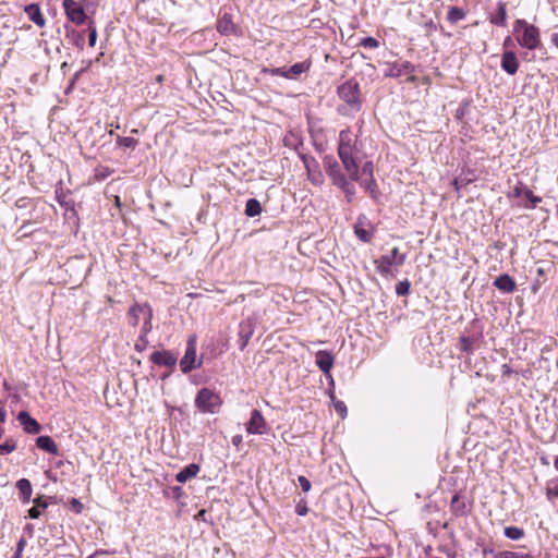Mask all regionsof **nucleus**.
Listing matches in <instances>:
<instances>
[{
  "mask_svg": "<svg viewBox=\"0 0 558 558\" xmlns=\"http://www.w3.org/2000/svg\"><path fill=\"white\" fill-rule=\"evenodd\" d=\"M5 418H7L5 410L2 407H0V423H4Z\"/></svg>",
  "mask_w": 558,
  "mask_h": 558,
  "instance_id": "obj_53",
  "label": "nucleus"
},
{
  "mask_svg": "<svg viewBox=\"0 0 558 558\" xmlns=\"http://www.w3.org/2000/svg\"><path fill=\"white\" fill-rule=\"evenodd\" d=\"M201 365L202 361H197L196 359V337L192 336L187 340L185 353L180 361V368L186 374L198 368Z\"/></svg>",
  "mask_w": 558,
  "mask_h": 558,
  "instance_id": "obj_6",
  "label": "nucleus"
},
{
  "mask_svg": "<svg viewBox=\"0 0 558 558\" xmlns=\"http://www.w3.org/2000/svg\"><path fill=\"white\" fill-rule=\"evenodd\" d=\"M217 31L220 34L229 35L234 32V24L232 21V16L229 13H225L217 23Z\"/></svg>",
  "mask_w": 558,
  "mask_h": 558,
  "instance_id": "obj_25",
  "label": "nucleus"
},
{
  "mask_svg": "<svg viewBox=\"0 0 558 558\" xmlns=\"http://www.w3.org/2000/svg\"><path fill=\"white\" fill-rule=\"evenodd\" d=\"M415 66L409 61L395 62L388 64L385 76L387 77H400L402 75H410L414 72Z\"/></svg>",
  "mask_w": 558,
  "mask_h": 558,
  "instance_id": "obj_11",
  "label": "nucleus"
},
{
  "mask_svg": "<svg viewBox=\"0 0 558 558\" xmlns=\"http://www.w3.org/2000/svg\"><path fill=\"white\" fill-rule=\"evenodd\" d=\"M513 33L519 45L529 50H535L541 44L539 29L525 20L519 19L514 23Z\"/></svg>",
  "mask_w": 558,
  "mask_h": 558,
  "instance_id": "obj_2",
  "label": "nucleus"
},
{
  "mask_svg": "<svg viewBox=\"0 0 558 558\" xmlns=\"http://www.w3.org/2000/svg\"><path fill=\"white\" fill-rule=\"evenodd\" d=\"M356 144L338 146V156L351 180H359Z\"/></svg>",
  "mask_w": 558,
  "mask_h": 558,
  "instance_id": "obj_3",
  "label": "nucleus"
},
{
  "mask_svg": "<svg viewBox=\"0 0 558 558\" xmlns=\"http://www.w3.org/2000/svg\"><path fill=\"white\" fill-rule=\"evenodd\" d=\"M319 178H320V173H318L317 177L313 175L311 178V180H312V182L318 184L320 182Z\"/></svg>",
  "mask_w": 558,
  "mask_h": 558,
  "instance_id": "obj_56",
  "label": "nucleus"
},
{
  "mask_svg": "<svg viewBox=\"0 0 558 558\" xmlns=\"http://www.w3.org/2000/svg\"><path fill=\"white\" fill-rule=\"evenodd\" d=\"M512 368L508 365V364H504L502 365V375L504 376H509L512 374Z\"/></svg>",
  "mask_w": 558,
  "mask_h": 558,
  "instance_id": "obj_49",
  "label": "nucleus"
},
{
  "mask_svg": "<svg viewBox=\"0 0 558 558\" xmlns=\"http://www.w3.org/2000/svg\"><path fill=\"white\" fill-rule=\"evenodd\" d=\"M151 330V319H148L147 320V316L144 317V324H143V327H142V333L141 335H145V337H147V333Z\"/></svg>",
  "mask_w": 558,
  "mask_h": 558,
  "instance_id": "obj_47",
  "label": "nucleus"
},
{
  "mask_svg": "<svg viewBox=\"0 0 558 558\" xmlns=\"http://www.w3.org/2000/svg\"><path fill=\"white\" fill-rule=\"evenodd\" d=\"M355 181L359 182L360 185L369 193L373 199L378 198L379 192L374 177H360V179Z\"/></svg>",
  "mask_w": 558,
  "mask_h": 558,
  "instance_id": "obj_22",
  "label": "nucleus"
},
{
  "mask_svg": "<svg viewBox=\"0 0 558 558\" xmlns=\"http://www.w3.org/2000/svg\"><path fill=\"white\" fill-rule=\"evenodd\" d=\"M174 490H175V494H179V492L181 490V487H175Z\"/></svg>",
  "mask_w": 558,
  "mask_h": 558,
  "instance_id": "obj_61",
  "label": "nucleus"
},
{
  "mask_svg": "<svg viewBox=\"0 0 558 558\" xmlns=\"http://www.w3.org/2000/svg\"><path fill=\"white\" fill-rule=\"evenodd\" d=\"M501 69L509 75H514L519 69V61L513 51H505L500 62Z\"/></svg>",
  "mask_w": 558,
  "mask_h": 558,
  "instance_id": "obj_16",
  "label": "nucleus"
},
{
  "mask_svg": "<svg viewBox=\"0 0 558 558\" xmlns=\"http://www.w3.org/2000/svg\"><path fill=\"white\" fill-rule=\"evenodd\" d=\"M157 81H158V82H161V81H162V76H161V75H158Z\"/></svg>",
  "mask_w": 558,
  "mask_h": 558,
  "instance_id": "obj_63",
  "label": "nucleus"
},
{
  "mask_svg": "<svg viewBox=\"0 0 558 558\" xmlns=\"http://www.w3.org/2000/svg\"><path fill=\"white\" fill-rule=\"evenodd\" d=\"M141 316H147V320L153 318V311L148 304H135L129 310V323L133 327L140 324Z\"/></svg>",
  "mask_w": 558,
  "mask_h": 558,
  "instance_id": "obj_12",
  "label": "nucleus"
},
{
  "mask_svg": "<svg viewBox=\"0 0 558 558\" xmlns=\"http://www.w3.org/2000/svg\"><path fill=\"white\" fill-rule=\"evenodd\" d=\"M514 194H515V196H520L521 195V189L519 186L514 187Z\"/></svg>",
  "mask_w": 558,
  "mask_h": 558,
  "instance_id": "obj_57",
  "label": "nucleus"
},
{
  "mask_svg": "<svg viewBox=\"0 0 558 558\" xmlns=\"http://www.w3.org/2000/svg\"><path fill=\"white\" fill-rule=\"evenodd\" d=\"M337 94L339 98L343 101L342 105H339L337 111L341 116H354L362 108V101L360 96V86L359 83L349 80L341 84Z\"/></svg>",
  "mask_w": 558,
  "mask_h": 558,
  "instance_id": "obj_1",
  "label": "nucleus"
},
{
  "mask_svg": "<svg viewBox=\"0 0 558 558\" xmlns=\"http://www.w3.org/2000/svg\"><path fill=\"white\" fill-rule=\"evenodd\" d=\"M458 501H459V496H458V495H454V496L452 497V499H451V507H452L453 509H456V502H458Z\"/></svg>",
  "mask_w": 558,
  "mask_h": 558,
  "instance_id": "obj_55",
  "label": "nucleus"
},
{
  "mask_svg": "<svg viewBox=\"0 0 558 558\" xmlns=\"http://www.w3.org/2000/svg\"><path fill=\"white\" fill-rule=\"evenodd\" d=\"M316 364L323 373L329 374L333 365L332 354L328 351H318L316 353Z\"/></svg>",
  "mask_w": 558,
  "mask_h": 558,
  "instance_id": "obj_19",
  "label": "nucleus"
},
{
  "mask_svg": "<svg viewBox=\"0 0 558 558\" xmlns=\"http://www.w3.org/2000/svg\"><path fill=\"white\" fill-rule=\"evenodd\" d=\"M16 487L20 492L22 502H29L33 493L31 482L27 478H21L16 482Z\"/></svg>",
  "mask_w": 558,
  "mask_h": 558,
  "instance_id": "obj_26",
  "label": "nucleus"
},
{
  "mask_svg": "<svg viewBox=\"0 0 558 558\" xmlns=\"http://www.w3.org/2000/svg\"><path fill=\"white\" fill-rule=\"evenodd\" d=\"M504 533L506 537L512 541H519L524 536L523 529L517 526H506Z\"/></svg>",
  "mask_w": 558,
  "mask_h": 558,
  "instance_id": "obj_32",
  "label": "nucleus"
},
{
  "mask_svg": "<svg viewBox=\"0 0 558 558\" xmlns=\"http://www.w3.org/2000/svg\"><path fill=\"white\" fill-rule=\"evenodd\" d=\"M411 284L409 280L404 279L396 284V293L399 296L408 295L410 292Z\"/></svg>",
  "mask_w": 558,
  "mask_h": 558,
  "instance_id": "obj_36",
  "label": "nucleus"
},
{
  "mask_svg": "<svg viewBox=\"0 0 558 558\" xmlns=\"http://www.w3.org/2000/svg\"><path fill=\"white\" fill-rule=\"evenodd\" d=\"M310 68H311V61L306 60V61L294 63L293 65H291L289 68L282 66V68L272 69L271 74L277 75V76H282V77H286L289 80H295L301 74L307 72L310 70Z\"/></svg>",
  "mask_w": 558,
  "mask_h": 558,
  "instance_id": "obj_7",
  "label": "nucleus"
},
{
  "mask_svg": "<svg viewBox=\"0 0 558 558\" xmlns=\"http://www.w3.org/2000/svg\"><path fill=\"white\" fill-rule=\"evenodd\" d=\"M150 360L159 366H173L177 363V357L169 351H156L150 355Z\"/></svg>",
  "mask_w": 558,
  "mask_h": 558,
  "instance_id": "obj_17",
  "label": "nucleus"
},
{
  "mask_svg": "<svg viewBox=\"0 0 558 558\" xmlns=\"http://www.w3.org/2000/svg\"><path fill=\"white\" fill-rule=\"evenodd\" d=\"M472 182L471 179H462V178H456L452 182L456 190H459L461 186L469 184Z\"/></svg>",
  "mask_w": 558,
  "mask_h": 558,
  "instance_id": "obj_45",
  "label": "nucleus"
},
{
  "mask_svg": "<svg viewBox=\"0 0 558 558\" xmlns=\"http://www.w3.org/2000/svg\"><path fill=\"white\" fill-rule=\"evenodd\" d=\"M517 554L513 551H504L500 554L499 558H515Z\"/></svg>",
  "mask_w": 558,
  "mask_h": 558,
  "instance_id": "obj_51",
  "label": "nucleus"
},
{
  "mask_svg": "<svg viewBox=\"0 0 558 558\" xmlns=\"http://www.w3.org/2000/svg\"><path fill=\"white\" fill-rule=\"evenodd\" d=\"M465 17V13L458 7H451L448 11L447 19L450 23L454 24Z\"/></svg>",
  "mask_w": 558,
  "mask_h": 558,
  "instance_id": "obj_31",
  "label": "nucleus"
},
{
  "mask_svg": "<svg viewBox=\"0 0 558 558\" xmlns=\"http://www.w3.org/2000/svg\"><path fill=\"white\" fill-rule=\"evenodd\" d=\"M490 23L501 27L507 25V4L505 2L497 3V13L490 16Z\"/></svg>",
  "mask_w": 558,
  "mask_h": 558,
  "instance_id": "obj_24",
  "label": "nucleus"
},
{
  "mask_svg": "<svg viewBox=\"0 0 558 558\" xmlns=\"http://www.w3.org/2000/svg\"><path fill=\"white\" fill-rule=\"evenodd\" d=\"M221 403L219 395L208 388H202L195 398L196 408L205 413H217Z\"/></svg>",
  "mask_w": 558,
  "mask_h": 558,
  "instance_id": "obj_4",
  "label": "nucleus"
},
{
  "mask_svg": "<svg viewBox=\"0 0 558 558\" xmlns=\"http://www.w3.org/2000/svg\"><path fill=\"white\" fill-rule=\"evenodd\" d=\"M408 81H410V82H414V81H415V76H414V75H410V76H409V78H408Z\"/></svg>",
  "mask_w": 558,
  "mask_h": 558,
  "instance_id": "obj_60",
  "label": "nucleus"
},
{
  "mask_svg": "<svg viewBox=\"0 0 558 558\" xmlns=\"http://www.w3.org/2000/svg\"><path fill=\"white\" fill-rule=\"evenodd\" d=\"M199 472V465L195 463H191L183 468L177 475L175 480L179 483H185L192 477H195Z\"/></svg>",
  "mask_w": 558,
  "mask_h": 558,
  "instance_id": "obj_23",
  "label": "nucleus"
},
{
  "mask_svg": "<svg viewBox=\"0 0 558 558\" xmlns=\"http://www.w3.org/2000/svg\"><path fill=\"white\" fill-rule=\"evenodd\" d=\"M494 286L506 293H511L515 290L514 280L507 274L499 276L495 279Z\"/></svg>",
  "mask_w": 558,
  "mask_h": 558,
  "instance_id": "obj_20",
  "label": "nucleus"
},
{
  "mask_svg": "<svg viewBox=\"0 0 558 558\" xmlns=\"http://www.w3.org/2000/svg\"><path fill=\"white\" fill-rule=\"evenodd\" d=\"M546 495L548 500H554L555 498H558V484H555L554 486H548L546 490Z\"/></svg>",
  "mask_w": 558,
  "mask_h": 558,
  "instance_id": "obj_44",
  "label": "nucleus"
},
{
  "mask_svg": "<svg viewBox=\"0 0 558 558\" xmlns=\"http://www.w3.org/2000/svg\"><path fill=\"white\" fill-rule=\"evenodd\" d=\"M357 144V135H354L350 129L340 131L338 146Z\"/></svg>",
  "mask_w": 558,
  "mask_h": 558,
  "instance_id": "obj_27",
  "label": "nucleus"
},
{
  "mask_svg": "<svg viewBox=\"0 0 558 558\" xmlns=\"http://www.w3.org/2000/svg\"><path fill=\"white\" fill-rule=\"evenodd\" d=\"M331 399L333 401V407L336 411L341 415V417L347 416V407L343 401L335 400V397L331 395Z\"/></svg>",
  "mask_w": 558,
  "mask_h": 558,
  "instance_id": "obj_39",
  "label": "nucleus"
},
{
  "mask_svg": "<svg viewBox=\"0 0 558 558\" xmlns=\"http://www.w3.org/2000/svg\"><path fill=\"white\" fill-rule=\"evenodd\" d=\"M335 185L343 191L348 198V202H351L353 199L355 195V189L354 185L348 180V178H344L341 182L339 181Z\"/></svg>",
  "mask_w": 558,
  "mask_h": 558,
  "instance_id": "obj_28",
  "label": "nucleus"
},
{
  "mask_svg": "<svg viewBox=\"0 0 558 558\" xmlns=\"http://www.w3.org/2000/svg\"><path fill=\"white\" fill-rule=\"evenodd\" d=\"M97 40V31L95 27H89L88 43L90 47L96 45Z\"/></svg>",
  "mask_w": 558,
  "mask_h": 558,
  "instance_id": "obj_46",
  "label": "nucleus"
},
{
  "mask_svg": "<svg viewBox=\"0 0 558 558\" xmlns=\"http://www.w3.org/2000/svg\"><path fill=\"white\" fill-rule=\"evenodd\" d=\"M25 13L28 19L34 22L37 26L44 27L46 24V19L44 17L40 7L37 3H31L25 7Z\"/></svg>",
  "mask_w": 558,
  "mask_h": 558,
  "instance_id": "obj_18",
  "label": "nucleus"
},
{
  "mask_svg": "<svg viewBox=\"0 0 558 558\" xmlns=\"http://www.w3.org/2000/svg\"><path fill=\"white\" fill-rule=\"evenodd\" d=\"M26 546V539L21 537L16 544V549L12 558H22L23 550Z\"/></svg>",
  "mask_w": 558,
  "mask_h": 558,
  "instance_id": "obj_41",
  "label": "nucleus"
},
{
  "mask_svg": "<svg viewBox=\"0 0 558 558\" xmlns=\"http://www.w3.org/2000/svg\"><path fill=\"white\" fill-rule=\"evenodd\" d=\"M474 342H475L474 338L461 337L460 338V350L465 353L472 354L474 352V348H473Z\"/></svg>",
  "mask_w": 558,
  "mask_h": 558,
  "instance_id": "obj_33",
  "label": "nucleus"
},
{
  "mask_svg": "<svg viewBox=\"0 0 558 558\" xmlns=\"http://www.w3.org/2000/svg\"><path fill=\"white\" fill-rule=\"evenodd\" d=\"M63 9L68 19L77 24L82 25L85 22L86 14L81 4H78L75 0H63Z\"/></svg>",
  "mask_w": 558,
  "mask_h": 558,
  "instance_id": "obj_8",
  "label": "nucleus"
},
{
  "mask_svg": "<svg viewBox=\"0 0 558 558\" xmlns=\"http://www.w3.org/2000/svg\"><path fill=\"white\" fill-rule=\"evenodd\" d=\"M296 513L299 515H305L307 513V507L306 506L298 505L296 506Z\"/></svg>",
  "mask_w": 558,
  "mask_h": 558,
  "instance_id": "obj_48",
  "label": "nucleus"
},
{
  "mask_svg": "<svg viewBox=\"0 0 558 558\" xmlns=\"http://www.w3.org/2000/svg\"><path fill=\"white\" fill-rule=\"evenodd\" d=\"M34 504L35 506L28 510V517L31 519H38L41 514L40 509H46L48 507V502L43 500L41 497H38L34 499Z\"/></svg>",
  "mask_w": 558,
  "mask_h": 558,
  "instance_id": "obj_29",
  "label": "nucleus"
},
{
  "mask_svg": "<svg viewBox=\"0 0 558 558\" xmlns=\"http://www.w3.org/2000/svg\"><path fill=\"white\" fill-rule=\"evenodd\" d=\"M254 333V324L251 319L242 320L239 324V348L244 350Z\"/></svg>",
  "mask_w": 558,
  "mask_h": 558,
  "instance_id": "obj_14",
  "label": "nucleus"
},
{
  "mask_svg": "<svg viewBox=\"0 0 558 558\" xmlns=\"http://www.w3.org/2000/svg\"><path fill=\"white\" fill-rule=\"evenodd\" d=\"M298 482H299V484H300V486H301L303 492L307 493V492L311 490V487H312L311 482L305 476L300 475L298 477Z\"/></svg>",
  "mask_w": 558,
  "mask_h": 558,
  "instance_id": "obj_43",
  "label": "nucleus"
},
{
  "mask_svg": "<svg viewBox=\"0 0 558 558\" xmlns=\"http://www.w3.org/2000/svg\"><path fill=\"white\" fill-rule=\"evenodd\" d=\"M354 233L364 243L372 241L374 229L366 216L360 215L357 217L356 222L354 223Z\"/></svg>",
  "mask_w": 558,
  "mask_h": 558,
  "instance_id": "obj_10",
  "label": "nucleus"
},
{
  "mask_svg": "<svg viewBox=\"0 0 558 558\" xmlns=\"http://www.w3.org/2000/svg\"><path fill=\"white\" fill-rule=\"evenodd\" d=\"M304 163H305V167H306L308 173H311L310 162L306 159H304Z\"/></svg>",
  "mask_w": 558,
  "mask_h": 558,
  "instance_id": "obj_58",
  "label": "nucleus"
},
{
  "mask_svg": "<svg viewBox=\"0 0 558 558\" xmlns=\"http://www.w3.org/2000/svg\"><path fill=\"white\" fill-rule=\"evenodd\" d=\"M405 262V255L399 252L398 247H393L389 254L383 255L374 260L376 269L381 276H392V266L399 267Z\"/></svg>",
  "mask_w": 558,
  "mask_h": 558,
  "instance_id": "obj_5",
  "label": "nucleus"
},
{
  "mask_svg": "<svg viewBox=\"0 0 558 558\" xmlns=\"http://www.w3.org/2000/svg\"><path fill=\"white\" fill-rule=\"evenodd\" d=\"M137 143H138L137 140H135L134 137H130V136H119L117 138V144L120 147L134 148L137 145Z\"/></svg>",
  "mask_w": 558,
  "mask_h": 558,
  "instance_id": "obj_35",
  "label": "nucleus"
},
{
  "mask_svg": "<svg viewBox=\"0 0 558 558\" xmlns=\"http://www.w3.org/2000/svg\"><path fill=\"white\" fill-rule=\"evenodd\" d=\"M554 466L558 471V456L556 457V459L554 461Z\"/></svg>",
  "mask_w": 558,
  "mask_h": 558,
  "instance_id": "obj_59",
  "label": "nucleus"
},
{
  "mask_svg": "<svg viewBox=\"0 0 558 558\" xmlns=\"http://www.w3.org/2000/svg\"><path fill=\"white\" fill-rule=\"evenodd\" d=\"M524 195L532 203V207H535L538 203L542 202V198L539 196L534 195L531 190H526L524 192Z\"/></svg>",
  "mask_w": 558,
  "mask_h": 558,
  "instance_id": "obj_42",
  "label": "nucleus"
},
{
  "mask_svg": "<svg viewBox=\"0 0 558 558\" xmlns=\"http://www.w3.org/2000/svg\"><path fill=\"white\" fill-rule=\"evenodd\" d=\"M551 43H553L556 47H558V33H554V34L551 35Z\"/></svg>",
  "mask_w": 558,
  "mask_h": 558,
  "instance_id": "obj_54",
  "label": "nucleus"
},
{
  "mask_svg": "<svg viewBox=\"0 0 558 558\" xmlns=\"http://www.w3.org/2000/svg\"><path fill=\"white\" fill-rule=\"evenodd\" d=\"M71 505L76 509V511H77V512H80V511H81V509H82V504L80 502V500H78V499L73 498V499L71 500Z\"/></svg>",
  "mask_w": 558,
  "mask_h": 558,
  "instance_id": "obj_50",
  "label": "nucleus"
},
{
  "mask_svg": "<svg viewBox=\"0 0 558 558\" xmlns=\"http://www.w3.org/2000/svg\"><path fill=\"white\" fill-rule=\"evenodd\" d=\"M16 441L13 438H8L3 444H0V454H9L16 449Z\"/></svg>",
  "mask_w": 558,
  "mask_h": 558,
  "instance_id": "obj_34",
  "label": "nucleus"
},
{
  "mask_svg": "<svg viewBox=\"0 0 558 558\" xmlns=\"http://www.w3.org/2000/svg\"><path fill=\"white\" fill-rule=\"evenodd\" d=\"M262 213L260 203L256 198H250L245 205V214L248 217L258 216Z\"/></svg>",
  "mask_w": 558,
  "mask_h": 558,
  "instance_id": "obj_30",
  "label": "nucleus"
},
{
  "mask_svg": "<svg viewBox=\"0 0 558 558\" xmlns=\"http://www.w3.org/2000/svg\"><path fill=\"white\" fill-rule=\"evenodd\" d=\"M324 167L326 173L331 179L332 183L336 184L339 181L341 182L345 177V174L341 171L339 163L333 157H325Z\"/></svg>",
  "mask_w": 558,
  "mask_h": 558,
  "instance_id": "obj_13",
  "label": "nucleus"
},
{
  "mask_svg": "<svg viewBox=\"0 0 558 558\" xmlns=\"http://www.w3.org/2000/svg\"><path fill=\"white\" fill-rule=\"evenodd\" d=\"M360 46L364 48L375 49L379 47V41L374 37H365L360 41Z\"/></svg>",
  "mask_w": 558,
  "mask_h": 558,
  "instance_id": "obj_38",
  "label": "nucleus"
},
{
  "mask_svg": "<svg viewBox=\"0 0 558 558\" xmlns=\"http://www.w3.org/2000/svg\"><path fill=\"white\" fill-rule=\"evenodd\" d=\"M174 490H175V494H179V492L181 490V487H175Z\"/></svg>",
  "mask_w": 558,
  "mask_h": 558,
  "instance_id": "obj_62",
  "label": "nucleus"
},
{
  "mask_svg": "<svg viewBox=\"0 0 558 558\" xmlns=\"http://www.w3.org/2000/svg\"><path fill=\"white\" fill-rule=\"evenodd\" d=\"M36 446L39 449H41L48 453H51L53 456L59 454L58 446L50 436H39L36 439Z\"/></svg>",
  "mask_w": 558,
  "mask_h": 558,
  "instance_id": "obj_21",
  "label": "nucleus"
},
{
  "mask_svg": "<svg viewBox=\"0 0 558 558\" xmlns=\"http://www.w3.org/2000/svg\"><path fill=\"white\" fill-rule=\"evenodd\" d=\"M359 177H374V165L372 161H366L359 170Z\"/></svg>",
  "mask_w": 558,
  "mask_h": 558,
  "instance_id": "obj_37",
  "label": "nucleus"
},
{
  "mask_svg": "<svg viewBox=\"0 0 558 558\" xmlns=\"http://www.w3.org/2000/svg\"><path fill=\"white\" fill-rule=\"evenodd\" d=\"M17 421L27 434H38L41 430L40 424L33 418L26 411H22L17 415Z\"/></svg>",
  "mask_w": 558,
  "mask_h": 558,
  "instance_id": "obj_15",
  "label": "nucleus"
},
{
  "mask_svg": "<svg viewBox=\"0 0 558 558\" xmlns=\"http://www.w3.org/2000/svg\"><path fill=\"white\" fill-rule=\"evenodd\" d=\"M147 345H148L147 337H145V335H141L138 337L137 341L135 342V350L138 352H142L147 348Z\"/></svg>",
  "mask_w": 558,
  "mask_h": 558,
  "instance_id": "obj_40",
  "label": "nucleus"
},
{
  "mask_svg": "<svg viewBox=\"0 0 558 558\" xmlns=\"http://www.w3.org/2000/svg\"><path fill=\"white\" fill-rule=\"evenodd\" d=\"M242 442V436L241 435H235L232 437V445L238 447L240 446V444Z\"/></svg>",
  "mask_w": 558,
  "mask_h": 558,
  "instance_id": "obj_52",
  "label": "nucleus"
},
{
  "mask_svg": "<svg viewBox=\"0 0 558 558\" xmlns=\"http://www.w3.org/2000/svg\"><path fill=\"white\" fill-rule=\"evenodd\" d=\"M268 430V425L262 415L260 411L253 410L251 417L246 423V432L252 435H263Z\"/></svg>",
  "mask_w": 558,
  "mask_h": 558,
  "instance_id": "obj_9",
  "label": "nucleus"
},
{
  "mask_svg": "<svg viewBox=\"0 0 558 558\" xmlns=\"http://www.w3.org/2000/svg\"><path fill=\"white\" fill-rule=\"evenodd\" d=\"M3 428L0 426V438L2 437Z\"/></svg>",
  "mask_w": 558,
  "mask_h": 558,
  "instance_id": "obj_64",
  "label": "nucleus"
}]
</instances>
